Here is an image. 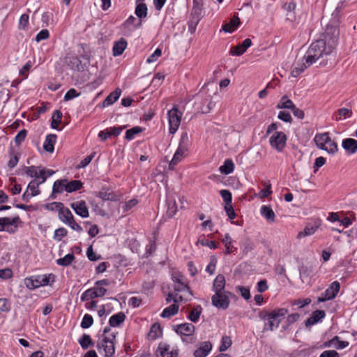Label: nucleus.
Segmentation results:
<instances>
[{
  "mask_svg": "<svg viewBox=\"0 0 357 357\" xmlns=\"http://www.w3.org/2000/svg\"><path fill=\"white\" fill-rule=\"evenodd\" d=\"M155 355V357H177L178 349L174 347L171 349L169 344L165 342H160L158 344Z\"/></svg>",
  "mask_w": 357,
  "mask_h": 357,
  "instance_id": "obj_7",
  "label": "nucleus"
},
{
  "mask_svg": "<svg viewBox=\"0 0 357 357\" xmlns=\"http://www.w3.org/2000/svg\"><path fill=\"white\" fill-rule=\"evenodd\" d=\"M70 207L75 211L76 214L82 218H87L89 216V209L84 200L72 203Z\"/></svg>",
  "mask_w": 357,
  "mask_h": 357,
  "instance_id": "obj_12",
  "label": "nucleus"
},
{
  "mask_svg": "<svg viewBox=\"0 0 357 357\" xmlns=\"http://www.w3.org/2000/svg\"><path fill=\"white\" fill-rule=\"evenodd\" d=\"M199 21L200 20H197V19H195V18H192V17L190 18L188 24V31L190 32V33H194L195 32L197 26L199 24Z\"/></svg>",
  "mask_w": 357,
  "mask_h": 357,
  "instance_id": "obj_59",
  "label": "nucleus"
},
{
  "mask_svg": "<svg viewBox=\"0 0 357 357\" xmlns=\"http://www.w3.org/2000/svg\"><path fill=\"white\" fill-rule=\"evenodd\" d=\"M220 194L223 199L225 204H231L232 202V195L229 190H221L220 191Z\"/></svg>",
  "mask_w": 357,
  "mask_h": 357,
  "instance_id": "obj_54",
  "label": "nucleus"
},
{
  "mask_svg": "<svg viewBox=\"0 0 357 357\" xmlns=\"http://www.w3.org/2000/svg\"><path fill=\"white\" fill-rule=\"evenodd\" d=\"M310 66L311 65H308L306 63V61L303 58L302 61L301 62L298 61L296 63V66L292 69L291 75L295 77H298L305 70V69H306L307 67Z\"/></svg>",
  "mask_w": 357,
  "mask_h": 357,
  "instance_id": "obj_30",
  "label": "nucleus"
},
{
  "mask_svg": "<svg viewBox=\"0 0 357 357\" xmlns=\"http://www.w3.org/2000/svg\"><path fill=\"white\" fill-rule=\"evenodd\" d=\"M66 61L70 68L74 70L80 71L83 70L82 61L77 56H70L66 58Z\"/></svg>",
  "mask_w": 357,
  "mask_h": 357,
  "instance_id": "obj_26",
  "label": "nucleus"
},
{
  "mask_svg": "<svg viewBox=\"0 0 357 357\" xmlns=\"http://www.w3.org/2000/svg\"><path fill=\"white\" fill-rule=\"evenodd\" d=\"M63 114L62 112L56 109L54 112L52 116V122H51V127L53 129H57L59 124L61 121Z\"/></svg>",
  "mask_w": 357,
  "mask_h": 357,
  "instance_id": "obj_41",
  "label": "nucleus"
},
{
  "mask_svg": "<svg viewBox=\"0 0 357 357\" xmlns=\"http://www.w3.org/2000/svg\"><path fill=\"white\" fill-rule=\"evenodd\" d=\"M97 298V294H96L95 291L93 288H90L86 290L81 296L82 301H86L90 299H93Z\"/></svg>",
  "mask_w": 357,
  "mask_h": 357,
  "instance_id": "obj_50",
  "label": "nucleus"
},
{
  "mask_svg": "<svg viewBox=\"0 0 357 357\" xmlns=\"http://www.w3.org/2000/svg\"><path fill=\"white\" fill-rule=\"evenodd\" d=\"M24 171L27 176L34 178V179H40L45 176V168L40 166H29L24 167Z\"/></svg>",
  "mask_w": 357,
  "mask_h": 357,
  "instance_id": "obj_11",
  "label": "nucleus"
},
{
  "mask_svg": "<svg viewBox=\"0 0 357 357\" xmlns=\"http://www.w3.org/2000/svg\"><path fill=\"white\" fill-rule=\"evenodd\" d=\"M39 279L40 281H38V284H40V286L47 285L50 282H54V275L50 274L48 275H39Z\"/></svg>",
  "mask_w": 357,
  "mask_h": 357,
  "instance_id": "obj_49",
  "label": "nucleus"
},
{
  "mask_svg": "<svg viewBox=\"0 0 357 357\" xmlns=\"http://www.w3.org/2000/svg\"><path fill=\"white\" fill-rule=\"evenodd\" d=\"M339 31L334 26H328L323 38L313 42L308 48L303 59L308 65L315 63L319 59L330 56V60H335V47L337 44ZM332 62L331 61V63Z\"/></svg>",
  "mask_w": 357,
  "mask_h": 357,
  "instance_id": "obj_1",
  "label": "nucleus"
},
{
  "mask_svg": "<svg viewBox=\"0 0 357 357\" xmlns=\"http://www.w3.org/2000/svg\"><path fill=\"white\" fill-rule=\"evenodd\" d=\"M67 233L68 231L65 228H59L54 231V239L60 241L64 236L67 235Z\"/></svg>",
  "mask_w": 357,
  "mask_h": 357,
  "instance_id": "obj_58",
  "label": "nucleus"
},
{
  "mask_svg": "<svg viewBox=\"0 0 357 357\" xmlns=\"http://www.w3.org/2000/svg\"><path fill=\"white\" fill-rule=\"evenodd\" d=\"M121 93V91L119 88L116 89L114 91L110 93L102 102V107H108L112 105L119 99Z\"/></svg>",
  "mask_w": 357,
  "mask_h": 357,
  "instance_id": "obj_23",
  "label": "nucleus"
},
{
  "mask_svg": "<svg viewBox=\"0 0 357 357\" xmlns=\"http://www.w3.org/2000/svg\"><path fill=\"white\" fill-rule=\"evenodd\" d=\"M175 331L182 336L192 335L195 331V327L190 323H184L176 326Z\"/></svg>",
  "mask_w": 357,
  "mask_h": 357,
  "instance_id": "obj_13",
  "label": "nucleus"
},
{
  "mask_svg": "<svg viewBox=\"0 0 357 357\" xmlns=\"http://www.w3.org/2000/svg\"><path fill=\"white\" fill-rule=\"evenodd\" d=\"M190 146V140L188 137V135L187 132H183L181 135L178 147L176 151L173 158L169 162V167L171 169H173L174 166H176L183 157L187 155Z\"/></svg>",
  "mask_w": 357,
  "mask_h": 357,
  "instance_id": "obj_3",
  "label": "nucleus"
},
{
  "mask_svg": "<svg viewBox=\"0 0 357 357\" xmlns=\"http://www.w3.org/2000/svg\"><path fill=\"white\" fill-rule=\"evenodd\" d=\"M27 131L25 129L20 130L15 137V142L16 144H20L26 136Z\"/></svg>",
  "mask_w": 357,
  "mask_h": 357,
  "instance_id": "obj_62",
  "label": "nucleus"
},
{
  "mask_svg": "<svg viewBox=\"0 0 357 357\" xmlns=\"http://www.w3.org/2000/svg\"><path fill=\"white\" fill-rule=\"evenodd\" d=\"M229 295L233 296V294L229 291L215 294L211 298L213 305L219 309H227L230 303Z\"/></svg>",
  "mask_w": 357,
  "mask_h": 357,
  "instance_id": "obj_6",
  "label": "nucleus"
},
{
  "mask_svg": "<svg viewBox=\"0 0 357 357\" xmlns=\"http://www.w3.org/2000/svg\"><path fill=\"white\" fill-rule=\"evenodd\" d=\"M161 54L162 50L160 48H157L155 52L148 57L146 62L148 63L155 62Z\"/></svg>",
  "mask_w": 357,
  "mask_h": 357,
  "instance_id": "obj_63",
  "label": "nucleus"
},
{
  "mask_svg": "<svg viewBox=\"0 0 357 357\" xmlns=\"http://www.w3.org/2000/svg\"><path fill=\"white\" fill-rule=\"evenodd\" d=\"M174 290L175 293L187 291L191 296H192V291H190L189 286L187 284H185L184 282L178 284H174Z\"/></svg>",
  "mask_w": 357,
  "mask_h": 357,
  "instance_id": "obj_53",
  "label": "nucleus"
},
{
  "mask_svg": "<svg viewBox=\"0 0 357 357\" xmlns=\"http://www.w3.org/2000/svg\"><path fill=\"white\" fill-rule=\"evenodd\" d=\"M260 213L261 215L266 218L268 222H274L275 215L273 209L266 205H263L261 207Z\"/></svg>",
  "mask_w": 357,
  "mask_h": 357,
  "instance_id": "obj_25",
  "label": "nucleus"
},
{
  "mask_svg": "<svg viewBox=\"0 0 357 357\" xmlns=\"http://www.w3.org/2000/svg\"><path fill=\"white\" fill-rule=\"evenodd\" d=\"M179 305L178 304H172L169 307L165 308L161 313V317L163 318H169L175 315L178 312Z\"/></svg>",
  "mask_w": 357,
  "mask_h": 357,
  "instance_id": "obj_31",
  "label": "nucleus"
},
{
  "mask_svg": "<svg viewBox=\"0 0 357 357\" xmlns=\"http://www.w3.org/2000/svg\"><path fill=\"white\" fill-rule=\"evenodd\" d=\"M317 227H314V226H306L304 229L303 231H300L298 235H297V238H302L306 236H310L312 234H313L315 231L317 230Z\"/></svg>",
  "mask_w": 357,
  "mask_h": 357,
  "instance_id": "obj_46",
  "label": "nucleus"
},
{
  "mask_svg": "<svg viewBox=\"0 0 357 357\" xmlns=\"http://www.w3.org/2000/svg\"><path fill=\"white\" fill-rule=\"evenodd\" d=\"M240 24V19L234 16L230 20V22L225 24L222 26V29L227 33H231L235 29L238 27Z\"/></svg>",
  "mask_w": 357,
  "mask_h": 357,
  "instance_id": "obj_29",
  "label": "nucleus"
},
{
  "mask_svg": "<svg viewBox=\"0 0 357 357\" xmlns=\"http://www.w3.org/2000/svg\"><path fill=\"white\" fill-rule=\"evenodd\" d=\"M38 281H40L39 275L37 276L35 279H33V278H26L25 284L26 287H28L29 289H34L36 288L40 287V284H38Z\"/></svg>",
  "mask_w": 357,
  "mask_h": 357,
  "instance_id": "obj_48",
  "label": "nucleus"
},
{
  "mask_svg": "<svg viewBox=\"0 0 357 357\" xmlns=\"http://www.w3.org/2000/svg\"><path fill=\"white\" fill-rule=\"evenodd\" d=\"M126 317L123 312H119L109 318V324L112 327H117L125 321Z\"/></svg>",
  "mask_w": 357,
  "mask_h": 357,
  "instance_id": "obj_28",
  "label": "nucleus"
},
{
  "mask_svg": "<svg viewBox=\"0 0 357 357\" xmlns=\"http://www.w3.org/2000/svg\"><path fill=\"white\" fill-rule=\"evenodd\" d=\"M10 309V303L7 298H0V310L2 312H8Z\"/></svg>",
  "mask_w": 357,
  "mask_h": 357,
  "instance_id": "obj_60",
  "label": "nucleus"
},
{
  "mask_svg": "<svg viewBox=\"0 0 357 357\" xmlns=\"http://www.w3.org/2000/svg\"><path fill=\"white\" fill-rule=\"evenodd\" d=\"M326 315V313L324 310H317L312 312L310 317L307 319L305 321V326L308 327L312 326L319 321L321 319H323Z\"/></svg>",
  "mask_w": 357,
  "mask_h": 357,
  "instance_id": "obj_20",
  "label": "nucleus"
},
{
  "mask_svg": "<svg viewBox=\"0 0 357 357\" xmlns=\"http://www.w3.org/2000/svg\"><path fill=\"white\" fill-rule=\"evenodd\" d=\"M319 357H340V355L335 350H326L320 354Z\"/></svg>",
  "mask_w": 357,
  "mask_h": 357,
  "instance_id": "obj_64",
  "label": "nucleus"
},
{
  "mask_svg": "<svg viewBox=\"0 0 357 357\" xmlns=\"http://www.w3.org/2000/svg\"><path fill=\"white\" fill-rule=\"evenodd\" d=\"M337 114L339 117L335 119L336 121L340 120L342 118L346 119L348 116H350L352 114L351 109L347 108H341L337 110Z\"/></svg>",
  "mask_w": 357,
  "mask_h": 357,
  "instance_id": "obj_55",
  "label": "nucleus"
},
{
  "mask_svg": "<svg viewBox=\"0 0 357 357\" xmlns=\"http://www.w3.org/2000/svg\"><path fill=\"white\" fill-rule=\"evenodd\" d=\"M142 131L143 128L139 126L133 127L126 130L125 138L128 140H132L136 135L139 134Z\"/></svg>",
  "mask_w": 357,
  "mask_h": 357,
  "instance_id": "obj_43",
  "label": "nucleus"
},
{
  "mask_svg": "<svg viewBox=\"0 0 357 357\" xmlns=\"http://www.w3.org/2000/svg\"><path fill=\"white\" fill-rule=\"evenodd\" d=\"M125 128V126L123 127H112L109 129H105L104 130H101L98 133V137L102 140L105 141L107 138L110 137H117L120 135L123 129Z\"/></svg>",
  "mask_w": 357,
  "mask_h": 357,
  "instance_id": "obj_15",
  "label": "nucleus"
},
{
  "mask_svg": "<svg viewBox=\"0 0 357 357\" xmlns=\"http://www.w3.org/2000/svg\"><path fill=\"white\" fill-rule=\"evenodd\" d=\"M167 114L169 133L174 134L176 132L181 124L182 113L178 109L177 106L174 105L173 108L168 112Z\"/></svg>",
  "mask_w": 357,
  "mask_h": 357,
  "instance_id": "obj_5",
  "label": "nucleus"
},
{
  "mask_svg": "<svg viewBox=\"0 0 357 357\" xmlns=\"http://www.w3.org/2000/svg\"><path fill=\"white\" fill-rule=\"evenodd\" d=\"M75 259V256L73 253H69L62 258L56 259V264L62 266H69Z\"/></svg>",
  "mask_w": 357,
  "mask_h": 357,
  "instance_id": "obj_42",
  "label": "nucleus"
},
{
  "mask_svg": "<svg viewBox=\"0 0 357 357\" xmlns=\"http://www.w3.org/2000/svg\"><path fill=\"white\" fill-rule=\"evenodd\" d=\"M6 218V220H8V221H6L7 225L6 231L9 234H14L18 228L17 224L22 222L20 217L16 215L13 218Z\"/></svg>",
  "mask_w": 357,
  "mask_h": 357,
  "instance_id": "obj_22",
  "label": "nucleus"
},
{
  "mask_svg": "<svg viewBox=\"0 0 357 357\" xmlns=\"http://www.w3.org/2000/svg\"><path fill=\"white\" fill-rule=\"evenodd\" d=\"M66 185H65V191L67 192H72L76 190H79L83 183L79 180H73L70 182H66Z\"/></svg>",
  "mask_w": 357,
  "mask_h": 357,
  "instance_id": "obj_35",
  "label": "nucleus"
},
{
  "mask_svg": "<svg viewBox=\"0 0 357 357\" xmlns=\"http://www.w3.org/2000/svg\"><path fill=\"white\" fill-rule=\"evenodd\" d=\"M225 278L222 274H218L213 281V290L215 294H219L221 292H227L225 290Z\"/></svg>",
  "mask_w": 357,
  "mask_h": 357,
  "instance_id": "obj_16",
  "label": "nucleus"
},
{
  "mask_svg": "<svg viewBox=\"0 0 357 357\" xmlns=\"http://www.w3.org/2000/svg\"><path fill=\"white\" fill-rule=\"evenodd\" d=\"M59 218L66 225H68L74 218L71 211L68 208H63V206H62L59 211Z\"/></svg>",
  "mask_w": 357,
  "mask_h": 357,
  "instance_id": "obj_24",
  "label": "nucleus"
},
{
  "mask_svg": "<svg viewBox=\"0 0 357 357\" xmlns=\"http://www.w3.org/2000/svg\"><path fill=\"white\" fill-rule=\"evenodd\" d=\"M342 146L348 154H354L357 151V140L347 138L342 140Z\"/></svg>",
  "mask_w": 357,
  "mask_h": 357,
  "instance_id": "obj_17",
  "label": "nucleus"
},
{
  "mask_svg": "<svg viewBox=\"0 0 357 357\" xmlns=\"http://www.w3.org/2000/svg\"><path fill=\"white\" fill-rule=\"evenodd\" d=\"M340 289V282L337 281L333 282L330 284L329 287L323 293L322 296L318 298V302L322 303L335 298L338 294Z\"/></svg>",
  "mask_w": 357,
  "mask_h": 357,
  "instance_id": "obj_8",
  "label": "nucleus"
},
{
  "mask_svg": "<svg viewBox=\"0 0 357 357\" xmlns=\"http://www.w3.org/2000/svg\"><path fill=\"white\" fill-rule=\"evenodd\" d=\"M127 47V41L125 38H121L119 40L114 42L112 52L114 56H120L123 54Z\"/></svg>",
  "mask_w": 357,
  "mask_h": 357,
  "instance_id": "obj_21",
  "label": "nucleus"
},
{
  "mask_svg": "<svg viewBox=\"0 0 357 357\" xmlns=\"http://www.w3.org/2000/svg\"><path fill=\"white\" fill-rule=\"evenodd\" d=\"M136 21V18L130 15L121 25L122 29H129L130 25H133L134 28H137L141 26V22L138 23L137 25H135V22Z\"/></svg>",
  "mask_w": 357,
  "mask_h": 357,
  "instance_id": "obj_51",
  "label": "nucleus"
},
{
  "mask_svg": "<svg viewBox=\"0 0 357 357\" xmlns=\"http://www.w3.org/2000/svg\"><path fill=\"white\" fill-rule=\"evenodd\" d=\"M289 312L286 308H275L271 312L265 310L259 311L258 316L262 321H265L263 331H273L275 328H278L279 324L286 314Z\"/></svg>",
  "mask_w": 357,
  "mask_h": 357,
  "instance_id": "obj_2",
  "label": "nucleus"
},
{
  "mask_svg": "<svg viewBox=\"0 0 357 357\" xmlns=\"http://www.w3.org/2000/svg\"><path fill=\"white\" fill-rule=\"evenodd\" d=\"M231 344V340L229 337L224 336L222 338V344L220 347V351H226Z\"/></svg>",
  "mask_w": 357,
  "mask_h": 357,
  "instance_id": "obj_57",
  "label": "nucleus"
},
{
  "mask_svg": "<svg viewBox=\"0 0 357 357\" xmlns=\"http://www.w3.org/2000/svg\"><path fill=\"white\" fill-rule=\"evenodd\" d=\"M234 169V164L231 159H227L224 162V165L220 166L219 170L222 174H229L233 172Z\"/></svg>",
  "mask_w": 357,
  "mask_h": 357,
  "instance_id": "obj_34",
  "label": "nucleus"
},
{
  "mask_svg": "<svg viewBox=\"0 0 357 357\" xmlns=\"http://www.w3.org/2000/svg\"><path fill=\"white\" fill-rule=\"evenodd\" d=\"M67 179L56 180L53 185V193H61L65 190Z\"/></svg>",
  "mask_w": 357,
  "mask_h": 357,
  "instance_id": "obj_44",
  "label": "nucleus"
},
{
  "mask_svg": "<svg viewBox=\"0 0 357 357\" xmlns=\"http://www.w3.org/2000/svg\"><path fill=\"white\" fill-rule=\"evenodd\" d=\"M225 210L227 213V215L229 217L230 220H234L236 218V214L233 208L232 204H225Z\"/></svg>",
  "mask_w": 357,
  "mask_h": 357,
  "instance_id": "obj_61",
  "label": "nucleus"
},
{
  "mask_svg": "<svg viewBox=\"0 0 357 357\" xmlns=\"http://www.w3.org/2000/svg\"><path fill=\"white\" fill-rule=\"evenodd\" d=\"M29 15L25 13L22 14L19 20L18 29L21 30L26 29L29 24Z\"/></svg>",
  "mask_w": 357,
  "mask_h": 357,
  "instance_id": "obj_52",
  "label": "nucleus"
},
{
  "mask_svg": "<svg viewBox=\"0 0 357 357\" xmlns=\"http://www.w3.org/2000/svg\"><path fill=\"white\" fill-rule=\"evenodd\" d=\"M56 135L54 134H50L46 136L45 142L43 144V149L49 153L54 151V144L56 142Z\"/></svg>",
  "mask_w": 357,
  "mask_h": 357,
  "instance_id": "obj_27",
  "label": "nucleus"
},
{
  "mask_svg": "<svg viewBox=\"0 0 357 357\" xmlns=\"http://www.w3.org/2000/svg\"><path fill=\"white\" fill-rule=\"evenodd\" d=\"M79 343L83 349H87L89 347L94 346V342L88 334H84L79 340Z\"/></svg>",
  "mask_w": 357,
  "mask_h": 357,
  "instance_id": "obj_37",
  "label": "nucleus"
},
{
  "mask_svg": "<svg viewBox=\"0 0 357 357\" xmlns=\"http://www.w3.org/2000/svg\"><path fill=\"white\" fill-rule=\"evenodd\" d=\"M212 344L210 342H203L200 347L194 352L195 357H206L211 351Z\"/></svg>",
  "mask_w": 357,
  "mask_h": 357,
  "instance_id": "obj_18",
  "label": "nucleus"
},
{
  "mask_svg": "<svg viewBox=\"0 0 357 357\" xmlns=\"http://www.w3.org/2000/svg\"><path fill=\"white\" fill-rule=\"evenodd\" d=\"M202 17V6L198 1L194 0L193 7L191 10L190 17L201 20Z\"/></svg>",
  "mask_w": 357,
  "mask_h": 357,
  "instance_id": "obj_33",
  "label": "nucleus"
},
{
  "mask_svg": "<svg viewBox=\"0 0 357 357\" xmlns=\"http://www.w3.org/2000/svg\"><path fill=\"white\" fill-rule=\"evenodd\" d=\"M331 342H334L335 346L337 349H344L349 345L348 342L339 340L338 336H335L334 337H333Z\"/></svg>",
  "mask_w": 357,
  "mask_h": 357,
  "instance_id": "obj_56",
  "label": "nucleus"
},
{
  "mask_svg": "<svg viewBox=\"0 0 357 357\" xmlns=\"http://www.w3.org/2000/svg\"><path fill=\"white\" fill-rule=\"evenodd\" d=\"M314 141L319 149L328 153L334 154L338 150L337 144L331 139L328 132L316 134Z\"/></svg>",
  "mask_w": 357,
  "mask_h": 357,
  "instance_id": "obj_4",
  "label": "nucleus"
},
{
  "mask_svg": "<svg viewBox=\"0 0 357 357\" xmlns=\"http://www.w3.org/2000/svg\"><path fill=\"white\" fill-rule=\"evenodd\" d=\"M294 106V102L287 96H283L276 107L278 109H289L291 110Z\"/></svg>",
  "mask_w": 357,
  "mask_h": 357,
  "instance_id": "obj_36",
  "label": "nucleus"
},
{
  "mask_svg": "<svg viewBox=\"0 0 357 357\" xmlns=\"http://www.w3.org/2000/svg\"><path fill=\"white\" fill-rule=\"evenodd\" d=\"M136 15L140 18H145L147 15V6L145 3H139L135 8Z\"/></svg>",
  "mask_w": 357,
  "mask_h": 357,
  "instance_id": "obj_45",
  "label": "nucleus"
},
{
  "mask_svg": "<svg viewBox=\"0 0 357 357\" xmlns=\"http://www.w3.org/2000/svg\"><path fill=\"white\" fill-rule=\"evenodd\" d=\"M202 312V307L201 305H198L196 307H195L190 312V314L188 316V319H190L191 321L196 323L201 315Z\"/></svg>",
  "mask_w": 357,
  "mask_h": 357,
  "instance_id": "obj_39",
  "label": "nucleus"
},
{
  "mask_svg": "<svg viewBox=\"0 0 357 357\" xmlns=\"http://www.w3.org/2000/svg\"><path fill=\"white\" fill-rule=\"evenodd\" d=\"M99 198L102 199L104 201H116V195L112 192H109L108 190L102 189L100 191L97 195Z\"/></svg>",
  "mask_w": 357,
  "mask_h": 357,
  "instance_id": "obj_38",
  "label": "nucleus"
},
{
  "mask_svg": "<svg viewBox=\"0 0 357 357\" xmlns=\"http://www.w3.org/2000/svg\"><path fill=\"white\" fill-rule=\"evenodd\" d=\"M46 180L47 176L43 177L42 181H40V179H33L29 183L26 190H30L31 195H38L40 193V190H39V185L45 183Z\"/></svg>",
  "mask_w": 357,
  "mask_h": 357,
  "instance_id": "obj_19",
  "label": "nucleus"
},
{
  "mask_svg": "<svg viewBox=\"0 0 357 357\" xmlns=\"http://www.w3.org/2000/svg\"><path fill=\"white\" fill-rule=\"evenodd\" d=\"M167 210L166 213V215L171 218H172L177 211V204L175 200L167 199Z\"/></svg>",
  "mask_w": 357,
  "mask_h": 357,
  "instance_id": "obj_40",
  "label": "nucleus"
},
{
  "mask_svg": "<svg viewBox=\"0 0 357 357\" xmlns=\"http://www.w3.org/2000/svg\"><path fill=\"white\" fill-rule=\"evenodd\" d=\"M93 324V319L91 314H85L83 317L82 321L81 322L80 326L82 328H89Z\"/></svg>",
  "mask_w": 357,
  "mask_h": 357,
  "instance_id": "obj_47",
  "label": "nucleus"
},
{
  "mask_svg": "<svg viewBox=\"0 0 357 357\" xmlns=\"http://www.w3.org/2000/svg\"><path fill=\"white\" fill-rule=\"evenodd\" d=\"M112 339L109 337H105L101 344L98 343L97 347L98 349H103L105 357H111L114 355L115 351L114 343L113 340L115 339V335H112Z\"/></svg>",
  "mask_w": 357,
  "mask_h": 357,
  "instance_id": "obj_10",
  "label": "nucleus"
},
{
  "mask_svg": "<svg viewBox=\"0 0 357 357\" xmlns=\"http://www.w3.org/2000/svg\"><path fill=\"white\" fill-rule=\"evenodd\" d=\"M162 328L159 323L153 324L148 333V337L151 340H155L162 335Z\"/></svg>",
  "mask_w": 357,
  "mask_h": 357,
  "instance_id": "obj_32",
  "label": "nucleus"
},
{
  "mask_svg": "<svg viewBox=\"0 0 357 357\" xmlns=\"http://www.w3.org/2000/svg\"><path fill=\"white\" fill-rule=\"evenodd\" d=\"M287 136L282 132H275L270 138V144L278 151H282L286 145Z\"/></svg>",
  "mask_w": 357,
  "mask_h": 357,
  "instance_id": "obj_9",
  "label": "nucleus"
},
{
  "mask_svg": "<svg viewBox=\"0 0 357 357\" xmlns=\"http://www.w3.org/2000/svg\"><path fill=\"white\" fill-rule=\"evenodd\" d=\"M252 45V40L250 38L245 39L242 43L231 47L230 54L232 55L241 56L244 54L247 49Z\"/></svg>",
  "mask_w": 357,
  "mask_h": 357,
  "instance_id": "obj_14",
  "label": "nucleus"
}]
</instances>
